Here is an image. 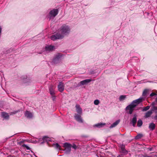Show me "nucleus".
Masks as SVG:
<instances>
[{
  "mask_svg": "<svg viewBox=\"0 0 157 157\" xmlns=\"http://www.w3.org/2000/svg\"><path fill=\"white\" fill-rule=\"evenodd\" d=\"M53 146L57 149H60V146L57 143L53 144Z\"/></svg>",
  "mask_w": 157,
  "mask_h": 157,
  "instance_id": "24",
  "label": "nucleus"
},
{
  "mask_svg": "<svg viewBox=\"0 0 157 157\" xmlns=\"http://www.w3.org/2000/svg\"><path fill=\"white\" fill-rule=\"evenodd\" d=\"M143 136V135L142 134H139L135 136V139H136V140L139 139H140Z\"/></svg>",
  "mask_w": 157,
  "mask_h": 157,
  "instance_id": "21",
  "label": "nucleus"
},
{
  "mask_svg": "<svg viewBox=\"0 0 157 157\" xmlns=\"http://www.w3.org/2000/svg\"><path fill=\"white\" fill-rule=\"evenodd\" d=\"M25 116L28 118H31L33 117V114L29 111H26L25 113Z\"/></svg>",
  "mask_w": 157,
  "mask_h": 157,
  "instance_id": "12",
  "label": "nucleus"
},
{
  "mask_svg": "<svg viewBox=\"0 0 157 157\" xmlns=\"http://www.w3.org/2000/svg\"><path fill=\"white\" fill-rule=\"evenodd\" d=\"M155 119L157 120V115L155 116Z\"/></svg>",
  "mask_w": 157,
  "mask_h": 157,
  "instance_id": "37",
  "label": "nucleus"
},
{
  "mask_svg": "<svg viewBox=\"0 0 157 157\" xmlns=\"http://www.w3.org/2000/svg\"><path fill=\"white\" fill-rule=\"evenodd\" d=\"M155 124L154 123H151L149 124V128L150 130H153L155 129Z\"/></svg>",
  "mask_w": 157,
  "mask_h": 157,
  "instance_id": "18",
  "label": "nucleus"
},
{
  "mask_svg": "<svg viewBox=\"0 0 157 157\" xmlns=\"http://www.w3.org/2000/svg\"><path fill=\"white\" fill-rule=\"evenodd\" d=\"M152 148H148V149H149V150L150 151H151L152 150Z\"/></svg>",
  "mask_w": 157,
  "mask_h": 157,
  "instance_id": "35",
  "label": "nucleus"
},
{
  "mask_svg": "<svg viewBox=\"0 0 157 157\" xmlns=\"http://www.w3.org/2000/svg\"><path fill=\"white\" fill-rule=\"evenodd\" d=\"M22 146L23 147H25L27 150H30V147L25 144H23V145H22Z\"/></svg>",
  "mask_w": 157,
  "mask_h": 157,
  "instance_id": "28",
  "label": "nucleus"
},
{
  "mask_svg": "<svg viewBox=\"0 0 157 157\" xmlns=\"http://www.w3.org/2000/svg\"><path fill=\"white\" fill-rule=\"evenodd\" d=\"M42 140L44 141H46L47 142L51 141L50 139L46 136L43 137L42 138Z\"/></svg>",
  "mask_w": 157,
  "mask_h": 157,
  "instance_id": "22",
  "label": "nucleus"
},
{
  "mask_svg": "<svg viewBox=\"0 0 157 157\" xmlns=\"http://www.w3.org/2000/svg\"><path fill=\"white\" fill-rule=\"evenodd\" d=\"M105 124V123H99L94 125V127H96L98 128H100L102 127Z\"/></svg>",
  "mask_w": 157,
  "mask_h": 157,
  "instance_id": "15",
  "label": "nucleus"
},
{
  "mask_svg": "<svg viewBox=\"0 0 157 157\" xmlns=\"http://www.w3.org/2000/svg\"><path fill=\"white\" fill-rule=\"evenodd\" d=\"M63 147H65L64 151L66 154L69 153L71 151V145L67 143H65L63 144Z\"/></svg>",
  "mask_w": 157,
  "mask_h": 157,
  "instance_id": "3",
  "label": "nucleus"
},
{
  "mask_svg": "<svg viewBox=\"0 0 157 157\" xmlns=\"http://www.w3.org/2000/svg\"><path fill=\"white\" fill-rule=\"evenodd\" d=\"M155 101L157 102V98H155Z\"/></svg>",
  "mask_w": 157,
  "mask_h": 157,
  "instance_id": "40",
  "label": "nucleus"
},
{
  "mask_svg": "<svg viewBox=\"0 0 157 157\" xmlns=\"http://www.w3.org/2000/svg\"><path fill=\"white\" fill-rule=\"evenodd\" d=\"M19 111H20V110H18L14 111L13 112H11L10 113V115H13V114H15Z\"/></svg>",
  "mask_w": 157,
  "mask_h": 157,
  "instance_id": "26",
  "label": "nucleus"
},
{
  "mask_svg": "<svg viewBox=\"0 0 157 157\" xmlns=\"http://www.w3.org/2000/svg\"><path fill=\"white\" fill-rule=\"evenodd\" d=\"M143 124L142 121L141 119H139L137 123V126L138 127H141Z\"/></svg>",
  "mask_w": 157,
  "mask_h": 157,
  "instance_id": "19",
  "label": "nucleus"
},
{
  "mask_svg": "<svg viewBox=\"0 0 157 157\" xmlns=\"http://www.w3.org/2000/svg\"><path fill=\"white\" fill-rule=\"evenodd\" d=\"M137 115L136 114H135L133 116V117L132 118L131 122L132 124V126L135 127L136 126V123L137 121Z\"/></svg>",
  "mask_w": 157,
  "mask_h": 157,
  "instance_id": "11",
  "label": "nucleus"
},
{
  "mask_svg": "<svg viewBox=\"0 0 157 157\" xmlns=\"http://www.w3.org/2000/svg\"><path fill=\"white\" fill-rule=\"evenodd\" d=\"M52 86H51L49 88V90L50 91V94L51 96H53L54 95L55 93L52 88Z\"/></svg>",
  "mask_w": 157,
  "mask_h": 157,
  "instance_id": "20",
  "label": "nucleus"
},
{
  "mask_svg": "<svg viewBox=\"0 0 157 157\" xmlns=\"http://www.w3.org/2000/svg\"><path fill=\"white\" fill-rule=\"evenodd\" d=\"M60 31L61 34L57 33L55 35H52L51 37V40H55L57 39H62L64 37L63 35H66L69 33L70 29L68 26L66 24H63L61 27Z\"/></svg>",
  "mask_w": 157,
  "mask_h": 157,
  "instance_id": "1",
  "label": "nucleus"
},
{
  "mask_svg": "<svg viewBox=\"0 0 157 157\" xmlns=\"http://www.w3.org/2000/svg\"><path fill=\"white\" fill-rule=\"evenodd\" d=\"M92 81V80L91 79H86L83 80L78 83V84H77L76 87H79L82 85H86Z\"/></svg>",
  "mask_w": 157,
  "mask_h": 157,
  "instance_id": "4",
  "label": "nucleus"
},
{
  "mask_svg": "<svg viewBox=\"0 0 157 157\" xmlns=\"http://www.w3.org/2000/svg\"><path fill=\"white\" fill-rule=\"evenodd\" d=\"M117 157H123L120 155H118L117 156Z\"/></svg>",
  "mask_w": 157,
  "mask_h": 157,
  "instance_id": "38",
  "label": "nucleus"
},
{
  "mask_svg": "<svg viewBox=\"0 0 157 157\" xmlns=\"http://www.w3.org/2000/svg\"><path fill=\"white\" fill-rule=\"evenodd\" d=\"M126 98V96L124 95H122L120 96L119 98V100L121 101L125 99Z\"/></svg>",
  "mask_w": 157,
  "mask_h": 157,
  "instance_id": "23",
  "label": "nucleus"
},
{
  "mask_svg": "<svg viewBox=\"0 0 157 157\" xmlns=\"http://www.w3.org/2000/svg\"><path fill=\"white\" fill-rule=\"evenodd\" d=\"M71 147L75 149H76L77 148L76 145L75 144H73V146L72 145Z\"/></svg>",
  "mask_w": 157,
  "mask_h": 157,
  "instance_id": "31",
  "label": "nucleus"
},
{
  "mask_svg": "<svg viewBox=\"0 0 157 157\" xmlns=\"http://www.w3.org/2000/svg\"><path fill=\"white\" fill-rule=\"evenodd\" d=\"M143 157H152L151 156H148L146 154H145L143 155Z\"/></svg>",
  "mask_w": 157,
  "mask_h": 157,
  "instance_id": "33",
  "label": "nucleus"
},
{
  "mask_svg": "<svg viewBox=\"0 0 157 157\" xmlns=\"http://www.w3.org/2000/svg\"><path fill=\"white\" fill-rule=\"evenodd\" d=\"M155 95H156V94L155 93L153 92L150 94V96L151 97H153Z\"/></svg>",
  "mask_w": 157,
  "mask_h": 157,
  "instance_id": "30",
  "label": "nucleus"
},
{
  "mask_svg": "<svg viewBox=\"0 0 157 157\" xmlns=\"http://www.w3.org/2000/svg\"><path fill=\"white\" fill-rule=\"evenodd\" d=\"M150 108V106H147L146 107H145L144 108L142 109V111H146L148 110Z\"/></svg>",
  "mask_w": 157,
  "mask_h": 157,
  "instance_id": "25",
  "label": "nucleus"
},
{
  "mask_svg": "<svg viewBox=\"0 0 157 157\" xmlns=\"http://www.w3.org/2000/svg\"><path fill=\"white\" fill-rule=\"evenodd\" d=\"M156 113H157V112H156Z\"/></svg>",
  "mask_w": 157,
  "mask_h": 157,
  "instance_id": "42",
  "label": "nucleus"
},
{
  "mask_svg": "<svg viewBox=\"0 0 157 157\" xmlns=\"http://www.w3.org/2000/svg\"><path fill=\"white\" fill-rule=\"evenodd\" d=\"M61 56L59 54L56 55L52 60V63L54 64H57L61 61Z\"/></svg>",
  "mask_w": 157,
  "mask_h": 157,
  "instance_id": "5",
  "label": "nucleus"
},
{
  "mask_svg": "<svg viewBox=\"0 0 157 157\" xmlns=\"http://www.w3.org/2000/svg\"><path fill=\"white\" fill-rule=\"evenodd\" d=\"M151 105L152 106H155V103L154 102H152L151 104Z\"/></svg>",
  "mask_w": 157,
  "mask_h": 157,
  "instance_id": "36",
  "label": "nucleus"
},
{
  "mask_svg": "<svg viewBox=\"0 0 157 157\" xmlns=\"http://www.w3.org/2000/svg\"><path fill=\"white\" fill-rule=\"evenodd\" d=\"M75 107L77 112L79 114H81L82 113V109L80 108V105H76Z\"/></svg>",
  "mask_w": 157,
  "mask_h": 157,
  "instance_id": "13",
  "label": "nucleus"
},
{
  "mask_svg": "<svg viewBox=\"0 0 157 157\" xmlns=\"http://www.w3.org/2000/svg\"><path fill=\"white\" fill-rule=\"evenodd\" d=\"M142 98H140L134 100L132 101L131 104L127 106L126 109L129 110L128 113L129 114H131L132 113L134 108L138 104L142 101Z\"/></svg>",
  "mask_w": 157,
  "mask_h": 157,
  "instance_id": "2",
  "label": "nucleus"
},
{
  "mask_svg": "<svg viewBox=\"0 0 157 157\" xmlns=\"http://www.w3.org/2000/svg\"><path fill=\"white\" fill-rule=\"evenodd\" d=\"M121 152L124 154H126L127 153V151L125 149V146L124 145H122L121 146Z\"/></svg>",
  "mask_w": 157,
  "mask_h": 157,
  "instance_id": "17",
  "label": "nucleus"
},
{
  "mask_svg": "<svg viewBox=\"0 0 157 157\" xmlns=\"http://www.w3.org/2000/svg\"><path fill=\"white\" fill-rule=\"evenodd\" d=\"M1 116L2 117L6 120H8L9 118V115L8 114L5 112L1 113Z\"/></svg>",
  "mask_w": 157,
  "mask_h": 157,
  "instance_id": "10",
  "label": "nucleus"
},
{
  "mask_svg": "<svg viewBox=\"0 0 157 157\" xmlns=\"http://www.w3.org/2000/svg\"><path fill=\"white\" fill-rule=\"evenodd\" d=\"M58 11L57 9H54L51 10L49 13L50 15L49 17V19H50L52 17H55L58 13Z\"/></svg>",
  "mask_w": 157,
  "mask_h": 157,
  "instance_id": "7",
  "label": "nucleus"
},
{
  "mask_svg": "<svg viewBox=\"0 0 157 157\" xmlns=\"http://www.w3.org/2000/svg\"><path fill=\"white\" fill-rule=\"evenodd\" d=\"M52 96V100L53 101H54L55 100V99H56V96H55V95H53V96Z\"/></svg>",
  "mask_w": 157,
  "mask_h": 157,
  "instance_id": "32",
  "label": "nucleus"
},
{
  "mask_svg": "<svg viewBox=\"0 0 157 157\" xmlns=\"http://www.w3.org/2000/svg\"><path fill=\"white\" fill-rule=\"evenodd\" d=\"M120 122V120H117L110 126L109 128H112L115 127Z\"/></svg>",
  "mask_w": 157,
  "mask_h": 157,
  "instance_id": "14",
  "label": "nucleus"
},
{
  "mask_svg": "<svg viewBox=\"0 0 157 157\" xmlns=\"http://www.w3.org/2000/svg\"><path fill=\"white\" fill-rule=\"evenodd\" d=\"M57 87L58 91L61 93L62 92L64 89L65 86L64 83L62 82H59Z\"/></svg>",
  "mask_w": 157,
  "mask_h": 157,
  "instance_id": "8",
  "label": "nucleus"
},
{
  "mask_svg": "<svg viewBox=\"0 0 157 157\" xmlns=\"http://www.w3.org/2000/svg\"><path fill=\"white\" fill-rule=\"evenodd\" d=\"M2 31V28L0 27V34L1 33Z\"/></svg>",
  "mask_w": 157,
  "mask_h": 157,
  "instance_id": "39",
  "label": "nucleus"
},
{
  "mask_svg": "<svg viewBox=\"0 0 157 157\" xmlns=\"http://www.w3.org/2000/svg\"><path fill=\"white\" fill-rule=\"evenodd\" d=\"M147 90H144L143 93V96H145L147 93Z\"/></svg>",
  "mask_w": 157,
  "mask_h": 157,
  "instance_id": "29",
  "label": "nucleus"
},
{
  "mask_svg": "<svg viewBox=\"0 0 157 157\" xmlns=\"http://www.w3.org/2000/svg\"><path fill=\"white\" fill-rule=\"evenodd\" d=\"M152 109H153L156 110L157 109V108L155 106H152Z\"/></svg>",
  "mask_w": 157,
  "mask_h": 157,
  "instance_id": "34",
  "label": "nucleus"
},
{
  "mask_svg": "<svg viewBox=\"0 0 157 157\" xmlns=\"http://www.w3.org/2000/svg\"><path fill=\"white\" fill-rule=\"evenodd\" d=\"M27 78V77L25 76V78Z\"/></svg>",
  "mask_w": 157,
  "mask_h": 157,
  "instance_id": "41",
  "label": "nucleus"
},
{
  "mask_svg": "<svg viewBox=\"0 0 157 157\" xmlns=\"http://www.w3.org/2000/svg\"><path fill=\"white\" fill-rule=\"evenodd\" d=\"M99 103V101L98 100H96L94 101V103L95 105H97Z\"/></svg>",
  "mask_w": 157,
  "mask_h": 157,
  "instance_id": "27",
  "label": "nucleus"
},
{
  "mask_svg": "<svg viewBox=\"0 0 157 157\" xmlns=\"http://www.w3.org/2000/svg\"><path fill=\"white\" fill-rule=\"evenodd\" d=\"M55 49V47L51 45H47L45 48V50L44 52L45 53H48L50 52L53 51Z\"/></svg>",
  "mask_w": 157,
  "mask_h": 157,
  "instance_id": "6",
  "label": "nucleus"
},
{
  "mask_svg": "<svg viewBox=\"0 0 157 157\" xmlns=\"http://www.w3.org/2000/svg\"><path fill=\"white\" fill-rule=\"evenodd\" d=\"M152 111L151 110H149L148 111L147 113H145V114L144 116L145 118H147L150 117L152 114Z\"/></svg>",
  "mask_w": 157,
  "mask_h": 157,
  "instance_id": "16",
  "label": "nucleus"
},
{
  "mask_svg": "<svg viewBox=\"0 0 157 157\" xmlns=\"http://www.w3.org/2000/svg\"><path fill=\"white\" fill-rule=\"evenodd\" d=\"M80 114H75L74 117L75 120L78 122L82 123L83 122V119L81 117Z\"/></svg>",
  "mask_w": 157,
  "mask_h": 157,
  "instance_id": "9",
  "label": "nucleus"
}]
</instances>
